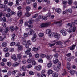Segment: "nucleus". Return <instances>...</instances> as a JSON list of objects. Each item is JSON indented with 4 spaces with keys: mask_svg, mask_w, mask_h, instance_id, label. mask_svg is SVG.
Segmentation results:
<instances>
[{
    "mask_svg": "<svg viewBox=\"0 0 77 77\" xmlns=\"http://www.w3.org/2000/svg\"><path fill=\"white\" fill-rule=\"evenodd\" d=\"M26 3L28 4H30L31 3V0H26Z\"/></svg>",
    "mask_w": 77,
    "mask_h": 77,
    "instance_id": "nucleus-63",
    "label": "nucleus"
},
{
    "mask_svg": "<svg viewBox=\"0 0 77 77\" xmlns=\"http://www.w3.org/2000/svg\"><path fill=\"white\" fill-rule=\"evenodd\" d=\"M38 17V14H36L35 15H34L32 16V18H35L36 17Z\"/></svg>",
    "mask_w": 77,
    "mask_h": 77,
    "instance_id": "nucleus-62",
    "label": "nucleus"
},
{
    "mask_svg": "<svg viewBox=\"0 0 77 77\" xmlns=\"http://www.w3.org/2000/svg\"><path fill=\"white\" fill-rule=\"evenodd\" d=\"M27 61L29 63H32V59H31L30 58H29L28 59Z\"/></svg>",
    "mask_w": 77,
    "mask_h": 77,
    "instance_id": "nucleus-38",
    "label": "nucleus"
},
{
    "mask_svg": "<svg viewBox=\"0 0 77 77\" xmlns=\"http://www.w3.org/2000/svg\"><path fill=\"white\" fill-rule=\"evenodd\" d=\"M60 32L62 33L63 36H66V32L65 31L63 30H61L60 31Z\"/></svg>",
    "mask_w": 77,
    "mask_h": 77,
    "instance_id": "nucleus-5",
    "label": "nucleus"
},
{
    "mask_svg": "<svg viewBox=\"0 0 77 77\" xmlns=\"http://www.w3.org/2000/svg\"><path fill=\"white\" fill-rule=\"evenodd\" d=\"M7 64L8 66H11V65H12V64L10 62H8L7 63Z\"/></svg>",
    "mask_w": 77,
    "mask_h": 77,
    "instance_id": "nucleus-43",
    "label": "nucleus"
},
{
    "mask_svg": "<svg viewBox=\"0 0 77 77\" xmlns=\"http://www.w3.org/2000/svg\"><path fill=\"white\" fill-rule=\"evenodd\" d=\"M11 16V14L10 13H8L6 14V17L7 18H9Z\"/></svg>",
    "mask_w": 77,
    "mask_h": 77,
    "instance_id": "nucleus-59",
    "label": "nucleus"
},
{
    "mask_svg": "<svg viewBox=\"0 0 77 77\" xmlns=\"http://www.w3.org/2000/svg\"><path fill=\"white\" fill-rule=\"evenodd\" d=\"M68 12H69V13H70V14H71V13L72 12V9L70 8L68 9Z\"/></svg>",
    "mask_w": 77,
    "mask_h": 77,
    "instance_id": "nucleus-56",
    "label": "nucleus"
},
{
    "mask_svg": "<svg viewBox=\"0 0 77 77\" xmlns=\"http://www.w3.org/2000/svg\"><path fill=\"white\" fill-rule=\"evenodd\" d=\"M55 44H55V43H53L52 44H51V43H49L48 44V45L50 46V47H53V46H54V45H55Z\"/></svg>",
    "mask_w": 77,
    "mask_h": 77,
    "instance_id": "nucleus-44",
    "label": "nucleus"
},
{
    "mask_svg": "<svg viewBox=\"0 0 77 77\" xmlns=\"http://www.w3.org/2000/svg\"><path fill=\"white\" fill-rule=\"evenodd\" d=\"M59 75L57 73H54L52 74V76L54 77H58Z\"/></svg>",
    "mask_w": 77,
    "mask_h": 77,
    "instance_id": "nucleus-26",
    "label": "nucleus"
},
{
    "mask_svg": "<svg viewBox=\"0 0 77 77\" xmlns=\"http://www.w3.org/2000/svg\"><path fill=\"white\" fill-rule=\"evenodd\" d=\"M33 6L34 8L36 9V7H37V3L36 2L33 3Z\"/></svg>",
    "mask_w": 77,
    "mask_h": 77,
    "instance_id": "nucleus-33",
    "label": "nucleus"
},
{
    "mask_svg": "<svg viewBox=\"0 0 77 77\" xmlns=\"http://www.w3.org/2000/svg\"><path fill=\"white\" fill-rule=\"evenodd\" d=\"M13 4V2H10L8 3V6H12Z\"/></svg>",
    "mask_w": 77,
    "mask_h": 77,
    "instance_id": "nucleus-58",
    "label": "nucleus"
},
{
    "mask_svg": "<svg viewBox=\"0 0 77 77\" xmlns=\"http://www.w3.org/2000/svg\"><path fill=\"white\" fill-rule=\"evenodd\" d=\"M2 20L3 21V22H6V19L5 17H3V18L2 17L0 19V21H2Z\"/></svg>",
    "mask_w": 77,
    "mask_h": 77,
    "instance_id": "nucleus-25",
    "label": "nucleus"
},
{
    "mask_svg": "<svg viewBox=\"0 0 77 77\" xmlns=\"http://www.w3.org/2000/svg\"><path fill=\"white\" fill-rule=\"evenodd\" d=\"M22 15V12L21 11H19L17 13V15L18 17H21Z\"/></svg>",
    "mask_w": 77,
    "mask_h": 77,
    "instance_id": "nucleus-28",
    "label": "nucleus"
},
{
    "mask_svg": "<svg viewBox=\"0 0 77 77\" xmlns=\"http://www.w3.org/2000/svg\"><path fill=\"white\" fill-rule=\"evenodd\" d=\"M53 55H51L50 56H49L48 55H47L46 56V58L47 59H48V60H51V59H52V58H53Z\"/></svg>",
    "mask_w": 77,
    "mask_h": 77,
    "instance_id": "nucleus-7",
    "label": "nucleus"
},
{
    "mask_svg": "<svg viewBox=\"0 0 77 77\" xmlns=\"http://www.w3.org/2000/svg\"><path fill=\"white\" fill-rule=\"evenodd\" d=\"M51 29H48L46 30V34H50L51 33Z\"/></svg>",
    "mask_w": 77,
    "mask_h": 77,
    "instance_id": "nucleus-20",
    "label": "nucleus"
},
{
    "mask_svg": "<svg viewBox=\"0 0 77 77\" xmlns=\"http://www.w3.org/2000/svg\"><path fill=\"white\" fill-rule=\"evenodd\" d=\"M35 68L37 71H40L41 69V66H38L36 67H35Z\"/></svg>",
    "mask_w": 77,
    "mask_h": 77,
    "instance_id": "nucleus-12",
    "label": "nucleus"
},
{
    "mask_svg": "<svg viewBox=\"0 0 77 77\" xmlns=\"http://www.w3.org/2000/svg\"><path fill=\"white\" fill-rule=\"evenodd\" d=\"M61 24V22L59 21L53 23V24Z\"/></svg>",
    "mask_w": 77,
    "mask_h": 77,
    "instance_id": "nucleus-45",
    "label": "nucleus"
},
{
    "mask_svg": "<svg viewBox=\"0 0 77 77\" xmlns=\"http://www.w3.org/2000/svg\"><path fill=\"white\" fill-rule=\"evenodd\" d=\"M67 69L68 70H70V69H71V63L69 62L67 63Z\"/></svg>",
    "mask_w": 77,
    "mask_h": 77,
    "instance_id": "nucleus-11",
    "label": "nucleus"
},
{
    "mask_svg": "<svg viewBox=\"0 0 77 77\" xmlns=\"http://www.w3.org/2000/svg\"><path fill=\"white\" fill-rule=\"evenodd\" d=\"M27 44V41H26V40H24V41H23V42H22V44H23V45H26Z\"/></svg>",
    "mask_w": 77,
    "mask_h": 77,
    "instance_id": "nucleus-39",
    "label": "nucleus"
},
{
    "mask_svg": "<svg viewBox=\"0 0 77 77\" xmlns=\"http://www.w3.org/2000/svg\"><path fill=\"white\" fill-rule=\"evenodd\" d=\"M54 57L55 58H57L58 57H59V54L57 53H56L54 55Z\"/></svg>",
    "mask_w": 77,
    "mask_h": 77,
    "instance_id": "nucleus-36",
    "label": "nucleus"
},
{
    "mask_svg": "<svg viewBox=\"0 0 77 77\" xmlns=\"http://www.w3.org/2000/svg\"><path fill=\"white\" fill-rule=\"evenodd\" d=\"M76 45H77V43H75V44H73L72 46L70 47V50H74V49L75 48V47H76Z\"/></svg>",
    "mask_w": 77,
    "mask_h": 77,
    "instance_id": "nucleus-10",
    "label": "nucleus"
},
{
    "mask_svg": "<svg viewBox=\"0 0 77 77\" xmlns=\"http://www.w3.org/2000/svg\"><path fill=\"white\" fill-rule=\"evenodd\" d=\"M25 47L26 48H27V51H26L25 52V53L27 55H29L30 57H32V54H31L30 52V51L31 50V48H29V45L27 44L25 45Z\"/></svg>",
    "mask_w": 77,
    "mask_h": 77,
    "instance_id": "nucleus-1",
    "label": "nucleus"
},
{
    "mask_svg": "<svg viewBox=\"0 0 77 77\" xmlns=\"http://www.w3.org/2000/svg\"><path fill=\"white\" fill-rule=\"evenodd\" d=\"M68 3V2L66 1H63V4L64 5H66Z\"/></svg>",
    "mask_w": 77,
    "mask_h": 77,
    "instance_id": "nucleus-61",
    "label": "nucleus"
},
{
    "mask_svg": "<svg viewBox=\"0 0 77 77\" xmlns=\"http://www.w3.org/2000/svg\"><path fill=\"white\" fill-rule=\"evenodd\" d=\"M33 33H34L33 30L31 29L29 31L28 34L29 35H32L33 34Z\"/></svg>",
    "mask_w": 77,
    "mask_h": 77,
    "instance_id": "nucleus-13",
    "label": "nucleus"
},
{
    "mask_svg": "<svg viewBox=\"0 0 77 77\" xmlns=\"http://www.w3.org/2000/svg\"><path fill=\"white\" fill-rule=\"evenodd\" d=\"M34 21V20L33 19L31 18L28 21L29 23V24H32Z\"/></svg>",
    "mask_w": 77,
    "mask_h": 77,
    "instance_id": "nucleus-15",
    "label": "nucleus"
},
{
    "mask_svg": "<svg viewBox=\"0 0 77 77\" xmlns=\"http://www.w3.org/2000/svg\"><path fill=\"white\" fill-rule=\"evenodd\" d=\"M42 19L44 21H47V18L45 16H43Z\"/></svg>",
    "mask_w": 77,
    "mask_h": 77,
    "instance_id": "nucleus-35",
    "label": "nucleus"
},
{
    "mask_svg": "<svg viewBox=\"0 0 77 77\" xmlns=\"http://www.w3.org/2000/svg\"><path fill=\"white\" fill-rule=\"evenodd\" d=\"M32 67V65L31 64L27 66V68H31Z\"/></svg>",
    "mask_w": 77,
    "mask_h": 77,
    "instance_id": "nucleus-57",
    "label": "nucleus"
},
{
    "mask_svg": "<svg viewBox=\"0 0 77 77\" xmlns=\"http://www.w3.org/2000/svg\"><path fill=\"white\" fill-rule=\"evenodd\" d=\"M69 72H70V74L72 75H74V74L75 73V71L74 70H70Z\"/></svg>",
    "mask_w": 77,
    "mask_h": 77,
    "instance_id": "nucleus-18",
    "label": "nucleus"
},
{
    "mask_svg": "<svg viewBox=\"0 0 77 77\" xmlns=\"http://www.w3.org/2000/svg\"><path fill=\"white\" fill-rule=\"evenodd\" d=\"M2 26L4 27H6V24L4 22H3L2 24Z\"/></svg>",
    "mask_w": 77,
    "mask_h": 77,
    "instance_id": "nucleus-47",
    "label": "nucleus"
},
{
    "mask_svg": "<svg viewBox=\"0 0 77 77\" xmlns=\"http://www.w3.org/2000/svg\"><path fill=\"white\" fill-rule=\"evenodd\" d=\"M27 43V44H29V45H31V44H32V43L30 40L28 41Z\"/></svg>",
    "mask_w": 77,
    "mask_h": 77,
    "instance_id": "nucleus-52",
    "label": "nucleus"
},
{
    "mask_svg": "<svg viewBox=\"0 0 77 77\" xmlns=\"http://www.w3.org/2000/svg\"><path fill=\"white\" fill-rule=\"evenodd\" d=\"M11 58L15 61L17 60V58H16V55H14L13 56H12Z\"/></svg>",
    "mask_w": 77,
    "mask_h": 77,
    "instance_id": "nucleus-19",
    "label": "nucleus"
},
{
    "mask_svg": "<svg viewBox=\"0 0 77 77\" xmlns=\"http://www.w3.org/2000/svg\"><path fill=\"white\" fill-rule=\"evenodd\" d=\"M61 66V63H60V62H59L57 64V67H54V71H57V72H58V71H59L60 68Z\"/></svg>",
    "mask_w": 77,
    "mask_h": 77,
    "instance_id": "nucleus-2",
    "label": "nucleus"
},
{
    "mask_svg": "<svg viewBox=\"0 0 77 77\" xmlns=\"http://www.w3.org/2000/svg\"><path fill=\"white\" fill-rule=\"evenodd\" d=\"M55 12L58 14H60L62 12V10L60 8H57L55 9Z\"/></svg>",
    "mask_w": 77,
    "mask_h": 77,
    "instance_id": "nucleus-9",
    "label": "nucleus"
},
{
    "mask_svg": "<svg viewBox=\"0 0 77 77\" xmlns=\"http://www.w3.org/2000/svg\"><path fill=\"white\" fill-rule=\"evenodd\" d=\"M69 5H71L72 3V0H68Z\"/></svg>",
    "mask_w": 77,
    "mask_h": 77,
    "instance_id": "nucleus-40",
    "label": "nucleus"
},
{
    "mask_svg": "<svg viewBox=\"0 0 77 77\" xmlns=\"http://www.w3.org/2000/svg\"><path fill=\"white\" fill-rule=\"evenodd\" d=\"M18 65H19V63L16 62L14 63L13 64L12 66L13 67H16L17 66H18Z\"/></svg>",
    "mask_w": 77,
    "mask_h": 77,
    "instance_id": "nucleus-14",
    "label": "nucleus"
},
{
    "mask_svg": "<svg viewBox=\"0 0 77 77\" xmlns=\"http://www.w3.org/2000/svg\"><path fill=\"white\" fill-rule=\"evenodd\" d=\"M15 45V43L14 42H13L10 44L11 46H14V45Z\"/></svg>",
    "mask_w": 77,
    "mask_h": 77,
    "instance_id": "nucleus-49",
    "label": "nucleus"
},
{
    "mask_svg": "<svg viewBox=\"0 0 77 77\" xmlns=\"http://www.w3.org/2000/svg\"><path fill=\"white\" fill-rule=\"evenodd\" d=\"M46 57V54H42L40 55L41 58H44Z\"/></svg>",
    "mask_w": 77,
    "mask_h": 77,
    "instance_id": "nucleus-32",
    "label": "nucleus"
},
{
    "mask_svg": "<svg viewBox=\"0 0 77 77\" xmlns=\"http://www.w3.org/2000/svg\"><path fill=\"white\" fill-rule=\"evenodd\" d=\"M10 29H11V32H13L15 30V28L13 26H10Z\"/></svg>",
    "mask_w": 77,
    "mask_h": 77,
    "instance_id": "nucleus-17",
    "label": "nucleus"
},
{
    "mask_svg": "<svg viewBox=\"0 0 77 77\" xmlns=\"http://www.w3.org/2000/svg\"><path fill=\"white\" fill-rule=\"evenodd\" d=\"M47 66H48V68L51 67V66H52V63L50 62L48 63L47 64Z\"/></svg>",
    "mask_w": 77,
    "mask_h": 77,
    "instance_id": "nucleus-24",
    "label": "nucleus"
},
{
    "mask_svg": "<svg viewBox=\"0 0 77 77\" xmlns=\"http://www.w3.org/2000/svg\"><path fill=\"white\" fill-rule=\"evenodd\" d=\"M35 58L38 59L39 57V54H37L35 55Z\"/></svg>",
    "mask_w": 77,
    "mask_h": 77,
    "instance_id": "nucleus-51",
    "label": "nucleus"
},
{
    "mask_svg": "<svg viewBox=\"0 0 77 77\" xmlns=\"http://www.w3.org/2000/svg\"><path fill=\"white\" fill-rule=\"evenodd\" d=\"M37 64V63H36V62L35 61V60H33L32 63V65H36Z\"/></svg>",
    "mask_w": 77,
    "mask_h": 77,
    "instance_id": "nucleus-37",
    "label": "nucleus"
},
{
    "mask_svg": "<svg viewBox=\"0 0 77 77\" xmlns=\"http://www.w3.org/2000/svg\"><path fill=\"white\" fill-rule=\"evenodd\" d=\"M50 16H51V13H48L46 15V17H50Z\"/></svg>",
    "mask_w": 77,
    "mask_h": 77,
    "instance_id": "nucleus-42",
    "label": "nucleus"
},
{
    "mask_svg": "<svg viewBox=\"0 0 77 77\" xmlns=\"http://www.w3.org/2000/svg\"><path fill=\"white\" fill-rule=\"evenodd\" d=\"M38 62H39V63H43V60L42 59H39V60H38Z\"/></svg>",
    "mask_w": 77,
    "mask_h": 77,
    "instance_id": "nucleus-34",
    "label": "nucleus"
},
{
    "mask_svg": "<svg viewBox=\"0 0 77 77\" xmlns=\"http://www.w3.org/2000/svg\"><path fill=\"white\" fill-rule=\"evenodd\" d=\"M2 46L3 47H6V46H7V43L5 42H3L2 44Z\"/></svg>",
    "mask_w": 77,
    "mask_h": 77,
    "instance_id": "nucleus-22",
    "label": "nucleus"
},
{
    "mask_svg": "<svg viewBox=\"0 0 77 77\" xmlns=\"http://www.w3.org/2000/svg\"><path fill=\"white\" fill-rule=\"evenodd\" d=\"M51 24V22H48L47 23H44L41 24L40 25V26L42 28L43 27H48L49 25Z\"/></svg>",
    "mask_w": 77,
    "mask_h": 77,
    "instance_id": "nucleus-3",
    "label": "nucleus"
},
{
    "mask_svg": "<svg viewBox=\"0 0 77 77\" xmlns=\"http://www.w3.org/2000/svg\"><path fill=\"white\" fill-rule=\"evenodd\" d=\"M29 74H30V75H34L35 74V72H34L32 71H30L29 72Z\"/></svg>",
    "mask_w": 77,
    "mask_h": 77,
    "instance_id": "nucleus-29",
    "label": "nucleus"
},
{
    "mask_svg": "<svg viewBox=\"0 0 77 77\" xmlns=\"http://www.w3.org/2000/svg\"><path fill=\"white\" fill-rule=\"evenodd\" d=\"M36 33L35 34L33 35V37H32V41L33 42H35L36 40Z\"/></svg>",
    "mask_w": 77,
    "mask_h": 77,
    "instance_id": "nucleus-4",
    "label": "nucleus"
},
{
    "mask_svg": "<svg viewBox=\"0 0 77 77\" xmlns=\"http://www.w3.org/2000/svg\"><path fill=\"white\" fill-rule=\"evenodd\" d=\"M54 37L56 39H59L60 38V34L57 33L55 34H54Z\"/></svg>",
    "mask_w": 77,
    "mask_h": 77,
    "instance_id": "nucleus-6",
    "label": "nucleus"
},
{
    "mask_svg": "<svg viewBox=\"0 0 77 77\" xmlns=\"http://www.w3.org/2000/svg\"><path fill=\"white\" fill-rule=\"evenodd\" d=\"M8 50H9L8 48H5L4 49V52H7Z\"/></svg>",
    "mask_w": 77,
    "mask_h": 77,
    "instance_id": "nucleus-53",
    "label": "nucleus"
},
{
    "mask_svg": "<svg viewBox=\"0 0 77 77\" xmlns=\"http://www.w3.org/2000/svg\"><path fill=\"white\" fill-rule=\"evenodd\" d=\"M30 7L29 6H27L26 7V9L27 12H29L30 11Z\"/></svg>",
    "mask_w": 77,
    "mask_h": 77,
    "instance_id": "nucleus-27",
    "label": "nucleus"
},
{
    "mask_svg": "<svg viewBox=\"0 0 77 77\" xmlns=\"http://www.w3.org/2000/svg\"><path fill=\"white\" fill-rule=\"evenodd\" d=\"M56 44L57 45H61L62 44V42H61L60 41H58L56 42Z\"/></svg>",
    "mask_w": 77,
    "mask_h": 77,
    "instance_id": "nucleus-16",
    "label": "nucleus"
},
{
    "mask_svg": "<svg viewBox=\"0 0 77 77\" xmlns=\"http://www.w3.org/2000/svg\"><path fill=\"white\" fill-rule=\"evenodd\" d=\"M7 12H8V13H11L12 11V10L10 8H8L7 10Z\"/></svg>",
    "mask_w": 77,
    "mask_h": 77,
    "instance_id": "nucleus-46",
    "label": "nucleus"
},
{
    "mask_svg": "<svg viewBox=\"0 0 77 77\" xmlns=\"http://www.w3.org/2000/svg\"><path fill=\"white\" fill-rule=\"evenodd\" d=\"M39 37L42 38L44 36V34L43 33H40L39 34Z\"/></svg>",
    "mask_w": 77,
    "mask_h": 77,
    "instance_id": "nucleus-41",
    "label": "nucleus"
},
{
    "mask_svg": "<svg viewBox=\"0 0 77 77\" xmlns=\"http://www.w3.org/2000/svg\"><path fill=\"white\" fill-rule=\"evenodd\" d=\"M4 32L5 33H8L9 32V28H5L4 29Z\"/></svg>",
    "mask_w": 77,
    "mask_h": 77,
    "instance_id": "nucleus-31",
    "label": "nucleus"
},
{
    "mask_svg": "<svg viewBox=\"0 0 77 77\" xmlns=\"http://www.w3.org/2000/svg\"><path fill=\"white\" fill-rule=\"evenodd\" d=\"M17 58L19 59H21V55L19 54L17 55Z\"/></svg>",
    "mask_w": 77,
    "mask_h": 77,
    "instance_id": "nucleus-55",
    "label": "nucleus"
},
{
    "mask_svg": "<svg viewBox=\"0 0 77 77\" xmlns=\"http://www.w3.org/2000/svg\"><path fill=\"white\" fill-rule=\"evenodd\" d=\"M29 36V34H27L26 33H25L24 34V36L25 37H27Z\"/></svg>",
    "mask_w": 77,
    "mask_h": 77,
    "instance_id": "nucleus-60",
    "label": "nucleus"
},
{
    "mask_svg": "<svg viewBox=\"0 0 77 77\" xmlns=\"http://www.w3.org/2000/svg\"><path fill=\"white\" fill-rule=\"evenodd\" d=\"M9 55L10 54L9 52L7 53L5 55V56L7 57H9Z\"/></svg>",
    "mask_w": 77,
    "mask_h": 77,
    "instance_id": "nucleus-54",
    "label": "nucleus"
},
{
    "mask_svg": "<svg viewBox=\"0 0 77 77\" xmlns=\"http://www.w3.org/2000/svg\"><path fill=\"white\" fill-rule=\"evenodd\" d=\"M5 7V5L3 4H0V8H3Z\"/></svg>",
    "mask_w": 77,
    "mask_h": 77,
    "instance_id": "nucleus-64",
    "label": "nucleus"
},
{
    "mask_svg": "<svg viewBox=\"0 0 77 77\" xmlns=\"http://www.w3.org/2000/svg\"><path fill=\"white\" fill-rule=\"evenodd\" d=\"M75 24V22H72V23H68V26H69L70 27H72L73 26H74V25Z\"/></svg>",
    "mask_w": 77,
    "mask_h": 77,
    "instance_id": "nucleus-8",
    "label": "nucleus"
},
{
    "mask_svg": "<svg viewBox=\"0 0 77 77\" xmlns=\"http://www.w3.org/2000/svg\"><path fill=\"white\" fill-rule=\"evenodd\" d=\"M76 30V27L74 26L73 28L72 32L73 33H74Z\"/></svg>",
    "mask_w": 77,
    "mask_h": 77,
    "instance_id": "nucleus-50",
    "label": "nucleus"
},
{
    "mask_svg": "<svg viewBox=\"0 0 77 77\" xmlns=\"http://www.w3.org/2000/svg\"><path fill=\"white\" fill-rule=\"evenodd\" d=\"M32 51H38V50H39L38 48H36V47H34L33 48V49H32Z\"/></svg>",
    "mask_w": 77,
    "mask_h": 77,
    "instance_id": "nucleus-30",
    "label": "nucleus"
},
{
    "mask_svg": "<svg viewBox=\"0 0 77 77\" xmlns=\"http://www.w3.org/2000/svg\"><path fill=\"white\" fill-rule=\"evenodd\" d=\"M72 29L70 28L69 29V30L68 31V32L69 33H72Z\"/></svg>",
    "mask_w": 77,
    "mask_h": 77,
    "instance_id": "nucleus-48",
    "label": "nucleus"
},
{
    "mask_svg": "<svg viewBox=\"0 0 77 77\" xmlns=\"http://www.w3.org/2000/svg\"><path fill=\"white\" fill-rule=\"evenodd\" d=\"M59 62V59H56L55 60L53 61V63L54 64H56Z\"/></svg>",
    "mask_w": 77,
    "mask_h": 77,
    "instance_id": "nucleus-23",
    "label": "nucleus"
},
{
    "mask_svg": "<svg viewBox=\"0 0 77 77\" xmlns=\"http://www.w3.org/2000/svg\"><path fill=\"white\" fill-rule=\"evenodd\" d=\"M53 73V71L52 70H49L48 72V75H50V74H51Z\"/></svg>",
    "mask_w": 77,
    "mask_h": 77,
    "instance_id": "nucleus-21",
    "label": "nucleus"
}]
</instances>
